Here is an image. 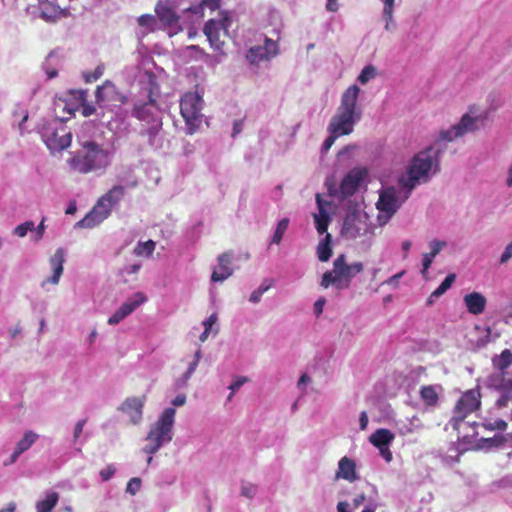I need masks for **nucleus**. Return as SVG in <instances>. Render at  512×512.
Segmentation results:
<instances>
[{
  "mask_svg": "<svg viewBox=\"0 0 512 512\" xmlns=\"http://www.w3.org/2000/svg\"><path fill=\"white\" fill-rule=\"evenodd\" d=\"M359 93L360 88L354 84L341 95L340 105L328 125L329 136L323 143V151L327 152L337 138L350 135L354 131L356 123L361 120L362 109L358 105Z\"/></svg>",
  "mask_w": 512,
  "mask_h": 512,
  "instance_id": "nucleus-1",
  "label": "nucleus"
},
{
  "mask_svg": "<svg viewBox=\"0 0 512 512\" xmlns=\"http://www.w3.org/2000/svg\"><path fill=\"white\" fill-rule=\"evenodd\" d=\"M83 152L76 153L70 160V169L79 174L103 171L111 163L110 152L94 141L83 143Z\"/></svg>",
  "mask_w": 512,
  "mask_h": 512,
  "instance_id": "nucleus-2",
  "label": "nucleus"
},
{
  "mask_svg": "<svg viewBox=\"0 0 512 512\" xmlns=\"http://www.w3.org/2000/svg\"><path fill=\"white\" fill-rule=\"evenodd\" d=\"M440 152V149L435 150L430 146L415 155L407 170V177L401 179L402 185L412 190L421 180L427 181L432 168L436 170L438 167Z\"/></svg>",
  "mask_w": 512,
  "mask_h": 512,
  "instance_id": "nucleus-3",
  "label": "nucleus"
},
{
  "mask_svg": "<svg viewBox=\"0 0 512 512\" xmlns=\"http://www.w3.org/2000/svg\"><path fill=\"white\" fill-rule=\"evenodd\" d=\"M175 414L174 408H166L158 420L150 427L146 437L147 443L143 447V451L146 454H155L164 444L172 440Z\"/></svg>",
  "mask_w": 512,
  "mask_h": 512,
  "instance_id": "nucleus-4",
  "label": "nucleus"
},
{
  "mask_svg": "<svg viewBox=\"0 0 512 512\" xmlns=\"http://www.w3.org/2000/svg\"><path fill=\"white\" fill-rule=\"evenodd\" d=\"M125 189L121 185L112 187L105 193L86 214V216L76 223L79 228H94L102 223L111 214L113 206H115L124 196Z\"/></svg>",
  "mask_w": 512,
  "mask_h": 512,
  "instance_id": "nucleus-5",
  "label": "nucleus"
},
{
  "mask_svg": "<svg viewBox=\"0 0 512 512\" xmlns=\"http://www.w3.org/2000/svg\"><path fill=\"white\" fill-rule=\"evenodd\" d=\"M487 117L488 113L479 112L476 105L469 106L468 111L461 117L457 124L453 125L450 129L440 131L439 138L435 142V145L440 141L452 142L467 133L476 132L479 129V123L483 124Z\"/></svg>",
  "mask_w": 512,
  "mask_h": 512,
  "instance_id": "nucleus-6",
  "label": "nucleus"
},
{
  "mask_svg": "<svg viewBox=\"0 0 512 512\" xmlns=\"http://www.w3.org/2000/svg\"><path fill=\"white\" fill-rule=\"evenodd\" d=\"M363 270V264L361 262H354L348 264L346 256L340 254L333 263V270L327 271L323 274L321 286L328 288L330 285H334L337 289L348 288L351 279Z\"/></svg>",
  "mask_w": 512,
  "mask_h": 512,
  "instance_id": "nucleus-7",
  "label": "nucleus"
},
{
  "mask_svg": "<svg viewBox=\"0 0 512 512\" xmlns=\"http://www.w3.org/2000/svg\"><path fill=\"white\" fill-rule=\"evenodd\" d=\"M202 104V97L197 92H186L181 97L180 113L190 135L194 134L202 123Z\"/></svg>",
  "mask_w": 512,
  "mask_h": 512,
  "instance_id": "nucleus-8",
  "label": "nucleus"
},
{
  "mask_svg": "<svg viewBox=\"0 0 512 512\" xmlns=\"http://www.w3.org/2000/svg\"><path fill=\"white\" fill-rule=\"evenodd\" d=\"M481 398L479 386L462 393L453 408L451 425L457 428L470 414L478 411L481 408Z\"/></svg>",
  "mask_w": 512,
  "mask_h": 512,
  "instance_id": "nucleus-9",
  "label": "nucleus"
},
{
  "mask_svg": "<svg viewBox=\"0 0 512 512\" xmlns=\"http://www.w3.org/2000/svg\"><path fill=\"white\" fill-rule=\"evenodd\" d=\"M219 15L220 18L218 20H208L203 30L211 46L216 50L222 49L225 38L228 37V29L232 23L228 12L222 11Z\"/></svg>",
  "mask_w": 512,
  "mask_h": 512,
  "instance_id": "nucleus-10",
  "label": "nucleus"
},
{
  "mask_svg": "<svg viewBox=\"0 0 512 512\" xmlns=\"http://www.w3.org/2000/svg\"><path fill=\"white\" fill-rule=\"evenodd\" d=\"M95 100L96 103L102 107L106 104H124L128 99L118 90L113 82L106 80L102 85L96 88Z\"/></svg>",
  "mask_w": 512,
  "mask_h": 512,
  "instance_id": "nucleus-11",
  "label": "nucleus"
},
{
  "mask_svg": "<svg viewBox=\"0 0 512 512\" xmlns=\"http://www.w3.org/2000/svg\"><path fill=\"white\" fill-rule=\"evenodd\" d=\"M155 13L169 36H174L182 31L180 17L171 7L163 3H157Z\"/></svg>",
  "mask_w": 512,
  "mask_h": 512,
  "instance_id": "nucleus-12",
  "label": "nucleus"
},
{
  "mask_svg": "<svg viewBox=\"0 0 512 512\" xmlns=\"http://www.w3.org/2000/svg\"><path fill=\"white\" fill-rule=\"evenodd\" d=\"M367 174L368 171L366 168L351 169L340 183L339 194L341 197L352 196L358 190Z\"/></svg>",
  "mask_w": 512,
  "mask_h": 512,
  "instance_id": "nucleus-13",
  "label": "nucleus"
},
{
  "mask_svg": "<svg viewBox=\"0 0 512 512\" xmlns=\"http://www.w3.org/2000/svg\"><path fill=\"white\" fill-rule=\"evenodd\" d=\"M146 301L147 297L145 296L144 293H135L131 298L124 302L112 316L109 317L108 324L116 325L120 323Z\"/></svg>",
  "mask_w": 512,
  "mask_h": 512,
  "instance_id": "nucleus-14",
  "label": "nucleus"
},
{
  "mask_svg": "<svg viewBox=\"0 0 512 512\" xmlns=\"http://www.w3.org/2000/svg\"><path fill=\"white\" fill-rule=\"evenodd\" d=\"M491 385L500 393L496 400L498 408H505L512 403V378H508L503 374L491 377Z\"/></svg>",
  "mask_w": 512,
  "mask_h": 512,
  "instance_id": "nucleus-15",
  "label": "nucleus"
},
{
  "mask_svg": "<svg viewBox=\"0 0 512 512\" xmlns=\"http://www.w3.org/2000/svg\"><path fill=\"white\" fill-rule=\"evenodd\" d=\"M71 97L78 102V105L75 107H72L68 105L67 103H64L63 110H66L68 113V117H63L62 120L69 119L72 115H74L75 111L80 107L81 108V114L84 117H89L96 113V106L93 103H89L87 101L88 93L86 90L79 89V90H73L70 93Z\"/></svg>",
  "mask_w": 512,
  "mask_h": 512,
  "instance_id": "nucleus-16",
  "label": "nucleus"
},
{
  "mask_svg": "<svg viewBox=\"0 0 512 512\" xmlns=\"http://www.w3.org/2000/svg\"><path fill=\"white\" fill-rule=\"evenodd\" d=\"M157 109L156 99L153 96L152 91L148 94V100L145 102L135 103L132 116L140 121L146 123H153L155 121V110Z\"/></svg>",
  "mask_w": 512,
  "mask_h": 512,
  "instance_id": "nucleus-17",
  "label": "nucleus"
},
{
  "mask_svg": "<svg viewBox=\"0 0 512 512\" xmlns=\"http://www.w3.org/2000/svg\"><path fill=\"white\" fill-rule=\"evenodd\" d=\"M278 53V44L276 41L266 38L263 46L250 48L247 53V59L252 64H257L262 60L269 59Z\"/></svg>",
  "mask_w": 512,
  "mask_h": 512,
  "instance_id": "nucleus-18",
  "label": "nucleus"
},
{
  "mask_svg": "<svg viewBox=\"0 0 512 512\" xmlns=\"http://www.w3.org/2000/svg\"><path fill=\"white\" fill-rule=\"evenodd\" d=\"M144 402L145 397H128L121 404L119 410L130 417L131 423L138 424L142 420Z\"/></svg>",
  "mask_w": 512,
  "mask_h": 512,
  "instance_id": "nucleus-19",
  "label": "nucleus"
},
{
  "mask_svg": "<svg viewBox=\"0 0 512 512\" xmlns=\"http://www.w3.org/2000/svg\"><path fill=\"white\" fill-rule=\"evenodd\" d=\"M65 0H44L41 4V15L47 20H56L68 15Z\"/></svg>",
  "mask_w": 512,
  "mask_h": 512,
  "instance_id": "nucleus-20",
  "label": "nucleus"
},
{
  "mask_svg": "<svg viewBox=\"0 0 512 512\" xmlns=\"http://www.w3.org/2000/svg\"><path fill=\"white\" fill-rule=\"evenodd\" d=\"M232 262V255L229 252H224L218 257V268L215 269L211 275L213 282H222L229 278L233 270L230 267Z\"/></svg>",
  "mask_w": 512,
  "mask_h": 512,
  "instance_id": "nucleus-21",
  "label": "nucleus"
},
{
  "mask_svg": "<svg viewBox=\"0 0 512 512\" xmlns=\"http://www.w3.org/2000/svg\"><path fill=\"white\" fill-rule=\"evenodd\" d=\"M336 479H344L348 482H355L359 477L356 472V463L351 458L344 456L338 463Z\"/></svg>",
  "mask_w": 512,
  "mask_h": 512,
  "instance_id": "nucleus-22",
  "label": "nucleus"
},
{
  "mask_svg": "<svg viewBox=\"0 0 512 512\" xmlns=\"http://www.w3.org/2000/svg\"><path fill=\"white\" fill-rule=\"evenodd\" d=\"M467 311L473 315L482 314L485 311L487 300L485 296L479 292H471L463 298Z\"/></svg>",
  "mask_w": 512,
  "mask_h": 512,
  "instance_id": "nucleus-23",
  "label": "nucleus"
},
{
  "mask_svg": "<svg viewBox=\"0 0 512 512\" xmlns=\"http://www.w3.org/2000/svg\"><path fill=\"white\" fill-rule=\"evenodd\" d=\"M72 143V135L64 129L56 130L51 138L48 140L47 145L50 150L61 151L68 148Z\"/></svg>",
  "mask_w": 512,
  "mask_h": 512,
  "instance_id": "nucleus-24",
  "label": "nucleus"
},
{
  "mask_svg": "<svg viewBox=\"0 0 512 512\" xmlns=\"http://www.w3.org/2000/svg\"><path fill=\"white\" fill-rule=\"evenodd\" d=\"M64 251L62 248H58L55 253L53 254V256L50 258V265L53 269V275L48 278L44 283L43 285L46 283V282H50L54 285L58 284L59 282V279L62 275V272H63V264H64Z\"/></svg>",
  "mask_w": 512,
  "mask_h": 512,
  "instance_id": "nucleus-25",
  "label": "nucleus"
},
{
  "mask_svg": "<svg viewBox=\"0 0 512 512\" xmlns=\"http://www.w3.org/2000/svg\"><path fill=\"white\" fill-rule=\"evenodd\" d=\"M378 210L387 213L388 216L393 215L397 209V198L393 191H384L380 194L377 202Z\"/></svg>",
  "mask_w": 512,
  "mask_h": 512,
  "instance_id": "nucleus-26",
  "label": "nucleus"
},
{
  "mask_svg": "<svg viewBox=\"0 0 512 512\" xmlns=\"http://www.w3.org/2000/svg\"><path fill=\"white\" fill-rule=\"evenodd\" d=\"M394 438L395 435L390 430L379 428L370 435L369 441L373 446L381 448L389 446Z\"/></svg>",
  "mask_w": 512,
  "mask_h": 512,
  "instance_id": "nucleus-27",
  "label": "nucleus"
},
{
  "mask_svg": "<svg viewBox=\"0 0 512 512\" xmlns=\"http://www.w3.org/2000/svg\"><path fill=\"white\" fill-rule=\"evenodd\" d=\"M316 199H317V203H318L319 214L315 215V224H316L317 232L319 234H323L328 229L330 217H329L328 213L326 212V210L324 209V206L320 199L319 194H317Z\"/></svg>",
  "mask_w": 512,
  "mask_h": 512,
  "instance_id": "nucleus-28",
  "label": "nucleus"
},
{
  "mask_svg": "<svg viewBox=\"0 0 512 512\" xmlns=\"http://www.w3.org/2000/svg\"><path fill=\"white\" fill-rule=\"evenodd\" d=\"M493 366L500 371V374L505 375L506 370L512 364V352L509 349H504L500 355L492 359Z\"/></svg>",
  "mask_w": 512,
  "mask_h": 512,
  "instance_id": "nucleus-29",
  "label": "nucleus"
},
{
  "mask_svg": "<svg viewBox=\"0 0 512 512\" xmlns=\"http://www.w3.org/2000/svg\"><path fill=\"white\" fill-rule=\"evenodd\" d=\"M419 394L426 406L435 407L439 402L438 392L433 385L422 386Z\"/></svg>",
  "mask_w": 512,
  "mask_h": 512,
  "instance_id": "nucleus-30",
  "label": "nucleus"
},
{
  "mask_svg": "<svg viewBox=\"0 0 512 512\" xmlns=\"http://www.w3.org/2000/svg\"><path fill=\"white\" fill-rule=\"evenodd\" d=\"M59 500V495L56 492L48 493L45 499L36 503L37 512H51Z\"/></svg>",
  "mask_w": 512,
  "mask_h": 512,
  "instance_id": "nucleus-31",
  "label": "nucleus"
},
{
  "mask_svg": "<svg viewBox=\"0 0 512 512\" xmlns=\"http://www.w3.org/2000/svg\"><path fill=\"white\" fill-rule=\"evenodd\" d=\"M317 255H318V259L321 262H326L331 257L332 248H331V235L330 234H326L325 238L319 243V245L317 247Z\"/></svg>",
  "mask_w": 512,
  "mask_h": 512,
  "instance_id": "nucleus-32",
  "label": "nucleus"
},
{
  "mask_svg": "<svg viewBox=\"0 0 512 512\" xmlns=\"http://www.w3.org/2000/svg\"><path fill=\"white\" fill-rule=\"evenodd\" d=\"M220 6V0H199V4L196 6H190L186 10L194 13L199 14L202 13L204 8L207 7L211 10H216Z\"/></svg>",
  "mask_w": 512,
  "mask_h": 512,
  "instance_id": "nucleus-33",
  "label": "nucleus"
},
{
  "mask_svg": "<svg viewBox=\"0 0 512 512\" xmlns=\"http://www.w3.org/2000/svg\"><path fill=\"white\" fill-rule=\"evenodd\" d=\"M37 438L38 435L36 433L32 431H27L24 434L23 438L17 442L16 447L19 449L20 452L23 453L27 451L35 443Z\"/></svg>",
  "mask_w": 512,
  "mask_h": 512,
  "instance_id": "nucleus-34",
  "label": "nucleus"
},
{
  "mask_svg": "<svg viewBox=\"0 0 512 512\" xmlns=\"http://www.w3.org/2000/svg\"><path fill=\"white\" fill-rule=\"evenodd\" d=\"M156 243L153 240H148L145 242H139L134 248V254L137 256L145 255L147 257L151 256L155 250Z\"/></svg>",
  "mask_w": 512,
  "mask_h": 512,
  "instance_id": "nucleus-35",
  "label": "nucleus"
},
{
  "mask_svg": "<svg viewBox=\"0 0 512 512\" xmlns=\"http://www.w3.org/2000/svg\"><path fill=\"white\" fill-rule=\"evenodd\" d=\"M455 280L456 275L454 273L448 274L442 283L432 292V297H440L443 295L452 286Z\"/></svg>",
  "mask_w": 512,
  "mask_h": 512,
  "instance_id": "nucleus-36",
  "label": "nucleus"
},
{
  "mask_svg": "<svg viewBox=\"0 0 512 512\" xmlns=\"http://www.w3.org/2000/svg\"><path fill=\"white\" fill-rule=\"evenodd\" d=\"M200 354H201L200 350H198L195 353V359L189 364V367H188L187 371L185 372V374L182 376V378L178 379V381H177L178 386L186 385L187 381L189 380V378L191 377L193 372L196 370V367L200 360Z\"/></svg>",
  "mask_w": 512,
  "mask_h": 512,
  "instance_id": "nucleus-37",
  "label": "nucleus"
},
{
  "mask_svg": "<svg viewBox=\"0 0 512 512\" xmlns=\"http://www.w3.org/2000/svg\"><path fill=\"white\" fill-rule=\"evenodd\" d=\"M272 282L269 279H265L258 289L254 290L250 295V301L252 303H258L262 295L271 287Z\"/></svg>",
  "mask_w": 512,
  "mask_h": 512,
  "instance_id": "nucleus-38",
  "label": "nucleus"
},
{
  "mask_svg": "<svg viewBox=\"0 0 512 512\" xmlns=\"http://www.w3.org/2000/svg\"><path fill=\"white\" fill-rule=\"evenodd\" d=\"M376 76V68L373 65L365 66L358 76V81L361 84H366Z\"/></svg>",
  "mask_w": 512,
  "mask_h": 512,
  "instance_id": "nucleus-39",
  "label": "nucleus"
},
{
  "mask_svg": "<svg viewBox=\"0 0 512 512\" xmlns=\"http://www.w3.org/2000/svg\"><path fill=\"white\" fill-rule=\"evenodd\" d=\"M394 1L395 0H383V2H384L383 16L386 20L385 28L387 30H389V26H390V23L392 22V18H393Z\"/></svg>",
  "mask_w": 512,
  "mask_h": 512,
  "instance_id": "nucleus-40",
  "label": "nucleus"
},
{
  "mask_svg": "<svg viewBox=\"0 0 512 512\" xmlns=\"http://www.w3.org/2000/svg\"><path fill=\"white\" fill-rule=\"evenodd\" d=\"M287 227H288V219L284 218L278 223L276 231L272 237L271 243L279 244Z\"/></svg>",
  "mask_w": 512,
  "mask_h": 512,
  "instance_id": "nucleus-41",
  "label": "nucleus"
},
{
  "mask_svg": "<svg viewBox=\"0 0 512 512\" xmlns=\"http://www.w3.org/2000/svg\"><path fill=\"white\" fill-rule=\"evenodd\" d=\"M35 229V225L33 221H26L20 225H18L14 231L13 234L22 238L26 236L28 231H33Z\"/></svg>",
  "mask_w": 512,
  "mask_h": 512,
  "instance_id": "nucleus-42",
  "label": "nucleus"
},
{
  "mask_svg": "<svg viewBox=\"0 0 512 512\" xmlns=\"http://www.w3.org/2000/svg\"><path fill=\"white\" fill-rule=\"evenodd\" d=\"M104 73V66L98 65L94 71L83 73V77L86 83H92L98 80Z\"/></svg>",
  "mask_w": 512,
  "mask_h": 512,
  "instance_id": "nucleus-43",
  "label": "nucleus"
},
{
  "mask_svg": "<svg viewBox=\"0 0 512 512\" xmlns=\"http://www.w3.org/2000/svg\"><path fill=\"white\" fill-rule=\"evenodd\" d=\"M137 22L139 26L146 27L150 30H153V26L156 22L155 17L151 14H144L138 17Z\"/></svg>",
  "mask_w": 512,
  "mask_h": 512,
  "instance_id": "nucleus-44",
  "label": "nucleus"
},
{
  "mask_svg": "<svg viewBox=\"0 0 512 512\" xmlns=\"http://www.w3.org/2000/svg\"><path fill=\"white\" fill-rule=\"evenodd\" d=\"M483 426L487 430H500V431H504L507 428V423L504 420H502V419H498V420H495L493 422L483 423Z\"/></svg>",
  "mask_w": 512,
  "mask_h": 512,
  "instance_id": "nucleus-45",
  "label": "nucleus"
},
{
  "mask_svg": "<svg viewBox=\"0 0 512 512\" xmlns=\"http://www.w3.org/2000/svg\"><path fill=\"white\" fill-rule=\"evenodd\" d=\"M141 487V479L134 477L127 483L126 491L131 495H135Z\"/></svg>",
  "mask_w": 512,
  "mask_h": 512,
  "instance_id": "nucleus-46",
  "label": "nucleus"
},
{
  "mask_svg": "<svg viewBox=\"0 0 512 512\" xmlns=\"http://www.w3.org/2000/svg\"><path fill=\"white\" fill-rule=\"evenodd\" d=\"M247 381H248V379L245 376H240L235 381H233L229 386V389L231 390V394L228 396V400H231L233 393L236 392L238 389H240V387Z\"/></svg>",
  "mask_w": 512,
  "mask_h": 512,
  "instance_id": "nucleus-47",
  "label": "nucleus"
},
{
  "mask_svg": "<svg viewBox=\"0 0 512 512\" xmlns=\"http://www.w3.org/2000/svg\"><path fill=\"white\" fill-rule=\"evenodd\" d=\"M445 246L446 242L433 240L430 242L431 251L428 254H430V256L435 257Z\"/></svg>",
  "mask_w": 512,
  "mask_h": 512,
  "instance_id": "nucleus-48",
  "label": "nucleus"
},
{
  "mask_svg": "<svg viewBox=\"0 0 512 512\" xmlns=\"http://www.w3.org/2000/svg\"><path fill=\"white\" fill-rule=\"evenodd\" d=\"M115 474V468L113 465H108L106 468L100 471V476L103 481L110 480Z\"/></svg>",
  "mask_w": 512,
  "mask_h": 512,
  "instance_id": "nucleus-49",
  "label": "nucleus"
},
{
  "mask_svg": "<svg viewBox=\"0 0 512 512\" xmlns=\"http://www.w3.org/2000/svg\"><path fill=\"white\" fill-rule=\"evenodd\" d=\"M256 491L257 487L255 485L248 484L242 486L241 494L247 498H252L256 494Z\"/></svg>",
  "mask_w": 512,
  "mask_h": 512,
  "instance_id": "nucleus-50",
  "label": "nucleus"
},
{
  "mask_svg": "<svg viewBox=\"0 0 512 512\" xmlns=\"http://www.w3.org/2000/svg\"><path fill=\"white\" fill-rule=\"evenodd\" d=\"M488 441H490L494 446L499 447V446L503 445V443L506 441L512 442V435H508V436L499 435V436H495L494 438L488 439Z\"/></svg>",
  "mask_w": 512,
  "mask_h": 512,
  "instance_id": "nucleus-51",
  "label": "nucleus"
},
{
  "mask_svg": "<svg viewBox=\"0 0 512 512\" xmlns=\"http://www.w3.org/2000/svg\"><path fill=\"white\" fill-rule=\"evenodd\" d=\"M435 257L433 256H430V254L426 253L423 255V260H422V266H423V269H422V274L424 275L427 270L430 268L432 262H433V259Z\"/></svg>",
  "mask_w": 512,
  "mask_h": 512,
  "instance_id": "nucleus-52",
  "label": "nucleus"
},
{
  "mask_svg": "<svg viewBox=\"0 0 512 512\" xmlns=\"http://www.w3.org/2000/svg\"><path fill=\"white\" fill-rule=\"evenodd\" d=\"M512 257V241L506 246L500 258V263H506Z\"/></svg>",
  "mask_w": 512,
  "mask_h": 512,
  "instance_id": "nucleus-53",
  "label": "nucleus"
},
{
  "mask_svg": "<svg viewBox=\"0 0 512 512\" xmlns=\"http://www.w3.org/2000/svg\"><path fill=\"white\" fill-rule=\"evenodd\" d=\"M85 424H86V419H82L76 423V425L74 427V435H73L74 441H76L80 437Z\"/></svg>",
  "mask_w": 512,
  "mask_h": 512,
  "instance_id": "nucleus-54",
  "label": "nucleus"
},
{
  "mask_svg": "<svg viewBox=\"0 0 512 512\" xmlns=\"http://www.w3.org/2000/svg\"><path fill=\"white\" fill-rule=\"evenodd\" d=\"M381 456L387 461L390 462L392 460V452L389 449V446L378 448Z\"/></svg>",
  "mask_w": 512,
  "mask_h": 512,
  "instance_id": "nucleus-55",
  "label": "nucleus"
},
{
  "mask_svg": "<svg viewBox=\"0 0 512 512\" xmlns=\"http://www.w3.org/2000/svg\"><path fill=\"white\" fill-rule=\"evenodd\" d=\"M218 320V317H217V314L214 313L212 315H210L208 317V319H206L204 322H203V325H204V328H208L209 327V331L211 330L212 326L217 322Z\"/></svg>",
  "mask_w": 512,
  "mask_h": 512,
  "instance_id": "nucleus-56",
  "label": "nucleus"
},
{
  "mask_svg": "<svg viewBox=\"0 0 512 512\" xmlns=\"http://www.w3.org/2000/svg\"><path fill=\"white\" fill-rule=\"evenodd\" d=\"M325 305V299L324 298H320L318 299L315 304H314V310H315V314L317 316H319L322 312H323V307Z\"/></svg>",
  "mask_w": 512,
  "mask_h": 512,
  "instance_id": "nucleus-57",
  "label": "nucleus"
},
{
  "mask_svg": "<svg viewBox=\"0 0 512 512\" xmlns=\"http://www.w3.org/2000/svg\"><path fill=\"white\" fill-rule=\"evenodd\" d=\"M243 128V120H237L233 124V132L232 137H236L239 133H241Z\"/></svg>",
  "mask_w": 512,
  "mask_h": 512,
  "instance_id": "nucleus-58",
  "label": "nucleus"
},
{
  "mask_svg": "<svg viewBox=\"0 0 512 512\" xmlns=\"http://www.w3.org/2000/svg\"><path fill=\"white\" fill-rule=\"evenodd\" d=\"M359 424H360V429L361 430H365L367 428V425H368V416H367V413L365 411H363L361 414H360V417H359Z\"/></svg>",
  "mask_w": 512,
  "mask_h": 512,
  "instance_id": "nucleus-59",
  "label": "nucleus"
},
{
  "mask_svg": "<svg viewBox=\"0 0 512 512\" xmlns=\"http://www.w3.org/2000/svg\"><path fill=\"white\" fill-rule=\"evenodd\" d=\"M22 454V452L19 451V449L16 447L15 451L11 454L9 461L4 462V465L13 464L16 462L18 457Z\"/></svg>",
  "mask_w": 512,
  "mask_h": 512,
  "instance_id": "nucleus-60",
  "label": "nucleus"
},
{
  "mask_svg": "<svg viewBox=\"0 0 512 512\" xmlns=\"http://www.w3.org/2000/svg\"><path fill=\"white\" fill-rule=\"evenodd\" d=\"M140 267L141 266L139 264H132V265L127 266L124 269V272L127 274H135L139 271Z\"/></svg>",
  "mask_w": 512,
  "mask_h": 512,
  "instance_id": "nucleus-61",
  "label": "nucleus"
},
{
  "mask_svg": "<svg viewBox=\"0 0 512 512\" xmlns=\"http://www.w3.org/2000/svg\"><path fill=\"white\" fill-rule=\"evenodd\" d=\"M185 402H186L185 395H178L172 401L174 406H182L185 404Z\"/></svg>",
  "mask_w": 512,
  "mask_h": 512,
  "instance_id": "nucleus-62",
  "label": "nucleus"
},
{
  "mask_svg": "<svg viewBox=\"0 0 512 512\" xmlns=\"http://www.w3.org/2000/svg\"><path fill=\"white\" fill-rule=\"evenodd\" d=\"M326 8L328 11L335 12L338 10L337 0H327Z\"/></svg>",
  "mask_w": 512,
  "mask_h": 512,
  "instance_id": "nucleus-63",
  "label": "nucleus"
},
{
  "mask_svg": "<svg viewBox=\"0 0 512 512\" xmlns=\"http://www.w3.org/2000/svg\"><path fill=\"white\" fill-rule=\"evenodd\" d=\"M337 511L338 512H350L349 511V504L345 501H341L337 504Z\"/></svg>",
  "mask_w": 512,
  "mask_h": 512,
  "instance_id": "nucleus-64",
  "label": "nucleus"
}]
</instances>
